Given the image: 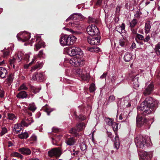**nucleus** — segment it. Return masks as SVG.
I'll return each mask as SVG.
<instances>
[{
	"instance_id": "f257e3e1",
	"label": "nucleus",
	"mask_w": 160,
	"mask_h": 160,
	"mask_svg": "<svg viewBox=\"0 0 160 160\" xmlns=\"http://www.w3.org/2000/svg\"><path fill=\"white\" fill-rule=\"evenodd\" d=\"M157 101H154L152 97H148L142 102L140 106L137 108L138 113L146 116L153 112Z\"/></svg>"
},
{
	"instance_id": "f03ea898",
	"label": "nucleus",
	"mask_w": 160,
	"mask_h": 160,
	"mask_svg": "<svg viewBox=\"0 0 160 160\" xmlns=\"http://www.w3.org/2000/svg\"><path fill=\"white\" fill-rule=\"evenodd\" d=\"M84 17L80 13H75L72 14L66 20L68 22L70 20H72L73 22H69V24L72 27H77L80 25L79 21H82Z\"/></svg>"
},
{
	"instance_id": "7ed1b4c3",
	"label": "nucleus",
	"mask_w": 160,
	"mask_h": 160,
	"mask_svg": "<svg viewBox=\"0 0 160 160\" xmlns=\"http://www.w3.org/2000/svg\"><path fill=\"white\" fill-rule=\"evenodd\" d=\"M84 61L79 55L74 56L69 60L70 63L75 67H78L83 64Z\"/></svg>"
},
{
	"instance_id": "20e7f679",
	"label": "nucleus",
	"mask_w": 160,
	"mask_h": 160,
	"mask_svg": "<svg viewBox=\"0 0 160 160\" xmlns=\"http://www.w3.org/2000/svg\"><path fill=\"white\" fill-rule=\"evenodd\" d=\"M135 142L137 147L139 148H143L148 145L146 138L141 136H137L135 139Z\"/></svg>"
},
{
	"instance_id": "39448f33",
	"label": "nucleus",
	"mask_w": 160,
	"mask_h": 160,
	"mask_svg": "<svg viewBox=\"0 0 160 160\" xmlns=\"http://www.w3.org/2000/svg\"><path fill=\"white\" fill-rule=\"evenodd\" d=\"M87 32L88 35L91 36H98L99 30L95 25H91L87 28Z\"/></svg>"
},
{
	"instance_id": "423d86ee",
	"label": "nucleus",
	"mask_w": 160,
	"mask_h": 160,
	"mask_svg": "<svg viewBox=\"0 0 160 160\" xmlns=\"http://www.w3.org/2000/svg\"><path fill=\"white\" fill-rule=\"evenodd\" d=\"M61 154V150L59 148H52L48 152V156L51 157H59Z\"/></svg>"
},
{
	"instance_id": "0eeeda50",
	"label": "nucleus",
	"mask_w": 160,
	"mask_h": 160,
	"mask_svg": "<svg viewBox=\"0 0 160 160\" xmlns=\"http://www.w3.org/2000/svg\"><path fill=\"white\" fill-rule=\"evenodd\" d=\"M81 49L78 47H72L68 49L67 52L68 55L72 56L76 55H80L82 53Z\"/></svg>"
},
{
	"instance_id": "6e6552de",
	"label": "nucleus",
	"mask_w": 160,
	"mask_h": 160,
	"mask_svg": "<svg viewBox=\"0 0 160 160\" xmlns=\"http://www.w3.org/2000/svg\"><path fill=\"white\" fill-rule=\"evenodd\" d=\"M17 37L18 40L25 42L29 39L31 38V34L26 32H24L21 35L20 37L19 36V34H18L17 35Z\"/></svg>"
},
{
	"instance_id": "1a4fd4ad",
	"label": "nucleus",
	"mask_w": 160,
	"mask_h": 160,
	"mask_svg": "<svg viewBox=\"0 0 160 160\" xmlns=\"http://www.w3.org/2000/svg\"><path fill=\"white\" fill-rule=\"evenodd\" d=\"M154 88L153 83H150L148 85H146L143 91V94L145 96L150 95L152 92Z\"/></svg>"
},
{
	"instance_id": "9d476101",
	"label": "nucleus",
	"mask_w": 160,
	"mask_h": 160,
	"mask_svg": "<svg viewBox=\"0 0 160 160\" xmlns=\"http://www.w3.org/2000/svg\"><path fill=\"white\" fill-rule=\"evenodd\" d=\"M140 155L142 160H151L152 157V154L150 152H142L140 153Z\"/></svg>"
},
{
	"instance_id": "9b49d317",
	"label": "nucleus",
	"mask_w": 160,
	"mask_h": 160,
	"mask_svg": "<svg viewBox=\"0 0 160 160\" xmlns=\"http://www.w3.org/2000/svg\"><path fill=\"white\" fill-rule=\"evenodd\" d=\"M93 38H88L87 39L88 43L91 45H96L99 44L100 42V38L98 36H94Z\"/></svg>"
},
{
	"instance_id": "f8f14e48",
	"label": "nucleus",
	"mask_w": 160,
	"mask_h": 160,
	"mask_svg": "<svg viewBox=\"0 0 160 160\" xmlns=\"http://www.w3.org/2000/svg\"><path fill=\"white\" fill-rule=\"evenodd\" d=\"M68 38H69V36L67 35H65L60 37L59 42L60 44L62 46L69 45L70 42L68 41Z\"/></svg>"
},
{
	"instance_id": "ddd939ff",
	"label": "nucleus",
	"mask_w": 160,
	"mask_h": 160,
	"mask_svg": "<svg viewBox=\"0 0 160 160\" xmlns=\"http://www.w3.org/2000/svg\"><path fill=\"white\" fill-rule=\"evenodd\" d=\"M83 70L81 69H78L76 71L77 75L79 77L81 78V79L83 80H87L89 78V76L87 75H85Z\"/></svg>"
},
{
	"instance_id": "4468645a",
	"label": "nucleus",
	"mask_w": 160,
	"mask_h": 160,
	"mask_svg": "<svg viewBox=\"0 0 160 160\" xmlns=\"http://www.w3.org/2000/svg\"><path fill=\"white\" fill-rule=\"evenodd\" d=\"M147 120L144 118H142L140 115H138L136 118V123L138 127H141L147 122Z\"/></svg>"
},
{
	"instance_id": "2eb2a0df",
	"label": "nucleus",
	"mask_w": 160,
	"mask_h": 160,
	"mask_svg": "<svg viewBox=\"0 0 160 160\" xmlns=\"http://www.w3.org/2000/svg\"><path fill=\"white\" fill-rule=\"evenodd\" d=\"M18 151L21 154L25 155H28L31 154V150L26 147H22L18 149Z\"/></svg>"
},
{
	"instance_id": "dca6fc26",
	"label": "nucleus",
	"mask_w": 160,
	"mask_h": 160,
	"mask_svg": "<svg viewBox=\"0 0 160 160\" xmlns=\"http://www.w3.org/2000/svg\"><path fill=\"white\" fill-rule=\"evenodd\" d=\"M33 122L31 118L25 117L21 122L22 124L24 126L28 127L31 123Z\"/></svg>"
},
{
	"instance_id": "f3484780",
	"label": "nucleus",
	"mask_w": 160,
	"mask_h": 160,
	"mask_svg": "<svg viewBox=\"0 0 160 160\" xmlns=\"http://www.w3.org/2000/svg\"><path fill=\"white\" fill-rule=\"evenodd\" d=\"M120 145V142L119 141V137L116 135L114 138V148L117 150L119 148Z\"/></svg>"
},
{
	"instance_id": "a211bd4d",
	"label": "nucleus",
	"mask_w": 160,
	"mask_h": 160,
	"mask_svg": "<svg viewBox=\"0 0 160 160\" xmlns=\"http://www.w3.org/2000/svg\"><path fill=\"white\" fill-rule=\"evenodd\" d=\"M7 73V70L5 68L0 67V77L2 78H5Z\"/></svg>"
},
{
	"instance_id": "6ab92c4d",
	"label": "nucleus",
	"mask_w": 160,
	"mask_h": 160,
	"mask_svg": "<svg viewBox=\"0 0 160 160\" xmlns=\"http://www.w3.org/2000/svg\"><path fill=\"white\" fill-rule=\"evenodd\" d=\"M28 94L26 92L24 91H21L18 93L17 95V97L19 98H24L27 97Z\"/></svg>"
},
{
	"instance_id": "aec40b11",
	"label": "nucleus",
	"mask_w": 160,
	"mask_h": 160,
	"mask_svg": "<svg viewBox=\"0 0 160 160\" xmlns=\"http://www.w3.org/2000/svg\"><path fill=\"white\" fill-rule=\"evenodd\" d=\"M132 58V56L130 53L129 52H127L124 55L123 59L126 62L130 61Z\"/></svg>"
},
{
	"instance_id": "412c9836",
	"label": "nucleus",
	"mask_w": 160,
	"mask_h": 160,
	"mask_svg": "<svg viewBox=\"0 0 160 160\" xmlns=\"http://www.w3.org/2000/svg\"><path fill=\"white\" fill-rule=\"evenodd\" d=\"M66 142L68 145L70 146L73 145L75 143V139L73 137H70L66 140Z\"/></svg>"
},
{
	"instance_id": "4be33fe9",
	"label": "nucleus",
	"mask_w": 160,
	"mask_h": 160,
	"mask_svg": "<svg viewBox=\"0 0 160 160\" xmlns=\"http://www.w3.org/2000/svg\"><path fill=\"white\" fill-rule=\"evenodd\" d=\"M151 26L149 22H146L145 27V32L146 34L148 33L150 31Z\"/></svg>"
},
{
	"instance_id": "5701e85b",
	"label": "nucleus",
	"mask_w": 160,
	"mask_h": 160,
	"mask_svg": "<svg viewBox=\"0 0 160 160\" xmlns=\"http://www.w3.org/2000/svg\"><path fill=\"white\" fill-rule=\"evenodd\" d=\"M32 79L38 82H40V73L36 72L34 73L32 77Z\"/></svg>"
},
{
	"instance_id": "b1692460",
	"label": "nucleus",
	"mask_w": 160,
	"mask_h": 160,
	"mask_svg": "<svg viewBox=\"0 0 160 160\" xmlns=\"http://www.w3.org/2000/svg\"><path fill=\"white\" fill-rule=\"evenodd\" d=\"M13 75L12 73L9 74L8 77L6 79L8 86H9L12 82L13 79Z\"/></svg>"
},
{
	"instance_id": "393cba45",
	"label": "nucleus",
	"mask_w": 160,
	"mask_h": 160,
	"mask_svg": "<svg viewBox=\"0 0 160 160\" xmlns=\"http://www.w3.org/2000/svg\"><path fill=\"white\" fill-rule=\"evenodd\" d=\"M36 41L37 42L35 45L34 50L37 51L40 49V39L38 37L37 38Z\"/></svg>"
},
{
	"instance_id": "a878e982",
	"label": "nucleus",
	"mask_w": 160,
	"mask_h": 160,
	"mask_svg": "<svg viewBox=\"0 0 160 160\" xmlns=\"http://www.w3.org/2000/svg\"><path fill=\"white\" fill-rule=\"evenodd\" d=\"M76 39L77 38L74 36L73 35L69 36L68 40L70 42L69 45L73 44L76 41Z\"/></svg>"
},
{
	"instance_id": "bb28decb",
	"label": "nucleus",
	"mask_w": 160,
	"mask_h": 160,
	"mask_svg": "<svg viewBox=\"0 0 160 160\" xmlns=\"http://www.w3.org/2000/svg\"><path fill=\"white\" fill-rule=\"evenodd\" d=\"M85 126V124L83 122H82L78 124L77 126V128L78 130V131H79L83 130Z\"/></svg>"
},
{
	"instance_id": "cd10ccee",
	"label": "nucleus",
	"mask_w": 160,
	"mask_h": 160,
	"mask_svg": "<svg viewBox=\"0 0 160 160\" xmlns=\"http://www.w3.org/2000/svg\"><path fill=\"white\" fill-rule=\"evenodd\" d=\"M29 137L28 134L27 132L22 133L19 135V137L21 139H26Z\"/></svg>"
},
{
	"instance_id": "c85d7f7f",
	"label": "nucleus",
	"mask_w": 160,
	"mask_h": 160,
	"mask_svg": "<svg viewBox=\"0 0 160 160\" xmlns=\"http://www.w3.org/2000/svg\"><path fill=\"white\" fill-rule=\"evenodd\" d=\"M133 82L134 88L136 89L139 86V84L138 82V78H134L133 80Z\"/></svg>"
},
{
	"instance_id": "c756f323",
	"label": "nucleus",
	"mask_w": 160,
	"mask_h": 160,
	"mask_svg": "<svg viewBox=\"0 0 160 160\" xmlns=\"http://www.w3.org/2000/svg\"><path fill=\"white\" fill-rule=\"evenodd\" d=\"M12 156L20 158L21 159H22L23 158V156L21 154L17 152H15L11 154Z\"/></svg>"
},
{
	"instance_id": "7c9ffc66",
	"label": "nucleus",
	"mask_w": 160,
	"mask_h": 160,
	"mask_svg": "<svg viewBox=\"0 0 160 160\" xmlns=\"http://www.w3.org/2000/svg\"><path fill=\"white\" fill-rule=\"evenodd\" d=\"M137 23V21L135 19H133L130 22V27L131 28H134Z\"/></svg>"
},
{
	"instance_id": "2f4dec72",
	"label": "nucleus",
	"mask_w": 160,
	"mask_h": 160,
	"mask_svg": "<svg viewBox=\"0 0 160 160\" xmlns=\"http://www.w3.org/2000/svg\"><path fill=\"white\" fill-rule=\"evenodd\" d=\"M7 116V118L9 120H13L14 119H15L16 118V117L15 115L13 113H8Z\"/></svg>"
},
{
	"instance_id": "473e14b6",
	"label": "nucleus",
	"mask_w": 160,
	"mask_h": 160,
	"mask_svg": "<svg viewBox=\"0 0 160 160\" xmlns=\"http://www.w3.org/2000/svg\"><path fill=\"white\" fill-rule=\"evenodd\" d=\"M43 109H45V111L47 112L48 115H49L50 112L52 111V109L50 108L47 105H46L43 108Z\"/></svg>"
},
{
	"instance_id": "72a5a7b5",
	"label": "nucleus",
	"mask_w": 160,
	"mask_h": 160,
	"mask_svg": "<svg viewBox=\"0 0 160 160\" xmlns=\"http://www.w3.org/2000/svg\"><path fill=\"white\" fill-rule=\"evenodd\" d=\"M105 122L109 126H111L114 122L112 119L109 118H106Z\"/></svg>"
},
{
	"instance_id": "f704fd0d",
	"label": "nucleus",
	"mask_w": 160,
	"mask_h": 160,
	"mask_svg": "<svg viewBox=\"0 0 160 160\" xmlns=\"http://www.w3.org/2000/svg\"><path fill=\"white\" fill-rule=\"evenodd\" d=\"M29 109L32 112H34L36 109V107L34 103L30 104L29 105Z\"/></svg>"
},
{
	"instance_id": "c9c22d12",
	"label": "nucleus",
	"mask_w": 160,
	"mask_h": 160,
	"mask_svg": "<svg viewBox=\"0 0 160 160\" xmlns=\"http://www.w3.org/2000/svg\"><path fill=\"white\" fill-rule=\"evenodd\" d=\"M114 132L117 131L118 129V124L115 122H113L111 125Z\"/></svg>"
},
{
	"instance_id": "e433bc0d",
	"label": "nucleus",
	"mask_w": 160,
	"mask_h": 160,
	"mask_svg": "<svg viewBox=\"0 0 160 160\" xmlns=\"http://www.w3.org/2000/svg\"><path fill=\"white\" fill-rule=\"evenodd\" d=\"M8 132V130L7 128L5 127H2V130L0 132L1 136H2Z\"/></svg>"
},
{
	"instance_id": "4c0bfd02",
	"label": "nucleus",
	"mask_w": 160,
	"mask_h": 160,
	"mask_svg": "<svg viewBox=\"0 0 160 160\" xmlns=\"http://www.w3.org/2000/svg\"><path fill=\"white\" fill-rule=\"evenodd\" d=\"M37 140V137L35 135H32L29 139L28 141L30 143H32L33 142Z\"/></svg>"
},
{
	"instance_id": "58836bf2",
	"label": "nucleus",
	"mask_w": 160,
	"mask_h": 160,
	"mask_svg": "<svg viewBox=\"0 0 160 160\" xmlns=\"http://www.w3.org/2000/svg\"><path fill=\"white\" fill-rule=\"evenodd\" d=\"M90 92H93L95 90V84L93 83H92L89 87Z\"/></svg>"
},
{
	"instance_id": "ea45409f",
	"label": "nucleus",
	"mask_w": 160,
	"mask_h": 160,
	"mask_svg": "<svg viewBox=\"0 0 160 160\" xmlns=\"http://www.w3.org/2000/svg\"><path fill=\"white\" fill-rule=\"evenodd\" d=\"M137 38L139 40H143L144 37L142 35L138 33L137 34L136 37V39Z\"/></svg>"
},
{
	"instance_id": "a19ab883",
	"label": "nucleus",
	"mask_w": 160,
	"mask_h": 160,
	"mask_svg": "<svg viewBox=\"0 0 160 160\" xmlns=\"http://www.w3.org/2000/svg\"><path fill=\"white\" fill-rule=\"evenodd\" d=\"M115 98L114 96L111 95L110 96L108 99V102H113L115 100Z\"/></svg>"
},
{
	"instance_id": "79ce46f5",
	"label": "nucleus",
	"mask_w": 160,
	"mask_h": 160,
	"mask_svg": "<svg viewBox=\"0 0 160 160\" xmlns=\"http://www.w3.org/2000/svg\"><path fill=\"white\" fill-rule=\"evenodd\" d=\"M2 52L3 54V56L4 58H6L10 53V52L8 50L5 51L3 50L2 51Z\"/></svg>"
},
{
	"instance_id": "37998d69",
	"label": "nucleus",
	"mask_w": 160,
	"mask_h": 160,
	"mask_svg": "<svg viewBox=\"0 0 160 160\" xmlns=\"http://www.w3.org/2000/svg\"><path fill=\"white\" fill-rule=\"evenodd\" d=\"M28 88L24 84H22L21 85L20 87L18 89V91H21L22 90H27Z\"/></svg>"
},
{
	"instance_id": "c03bdc74",
	"label": "nucleus",
	"mask_w": 160,
	"mask_h": 160,
	"mask_svg": "<svg viewBox=\"0 0 160 160\" xmlns=\"http://www.w3.org/2000/svg\"><path fill=\"white\" fill-rule=\"evenodd\" d=\"M80 147L82 151H84L86 149V146L83 142L81 144Z\"/></svg>"
},
{
	"instance_id": "a18cd8bd",
	"label": "nucleus",
	"mask_w": 160,
	"mask_h": 160,
	"mask_svg": "<svg viewBox=\"0 0 160 160\" xmlns=\"http://www.w3.org/2000/svg\"><path fill=\"white\" fill-rule=\"evenodd\" d=\"M78 131L77 128L76 129L75 128H72L71 130L69 131V132L72 134H75Z\"/></svg>"
},
{
	"instance_id": "49530a36",
	"label": "nucleus",
	"mask_w": 160,
	"mask_h": 160,
	"mask_svg": "<svg viewBox=\"0 0 160 160\" xmlns=\"http://www.w3.org/2000/svg\"><path fill=\"white\" fill-rule=\"evenodd\" d=\"M23 54L21 52L18 53V58L19 60V61H20L23 58L22 56Z\"/></svg>"
},
{
	"instance_id": "de8ad7c7",
	"label": "nucleus",
	"mask_w": 160,
	"mask_h": 160,
	"mask_svg": "<svg viewBox=\"0 0 160 160\" xmlns=\"http://www.w3.org/2000/svg\"><path fill=\"white\" fill-rule=\"evenodd\" d=\"M36 59V58H35L34 59H33L32 61L31 62L29 63V64H28L24 65V68H28L30 65H31L32 64V63Z\"/></svg>"
},
{
	"instance_id": "09e8293b",
	"label": "nucleus",
	"mask_w": 160,
	"mask_h": 160,
	"mask_svg": "<svg viewBox=\"0 0 160 160\" xmlns=\"http://www.w3.org/2000/svg\"><path fill=\"white\" fill-rule=\"evenodd\" d=\"M4 96V92L3 89L0 88V98H2Z\"/></svg>"
},
{
	"instance_id": "8fccbe9b",
	"label": "nucleus",
	"mask_w": 160,
	"mask_h": 160,
	"mask_svg": "<svg viewBox=\"0 0 160 160\" xmlns=\"http://www.w3.org/2000/svg\"><path fill=\"white\" fill-rule=\"evenodd\" d=\"M16 126H17L16 125H15L14 126L13 130L14 132H16V133L18 134L21 130V129L20 128L19 130L17 129L15 127Z\"/></svg>"
},
{
	"instance_id": "3c124183",
	"label": "nucleus",
	"mask_w": 160,
	"mask_h": 160,
	"mask_svg": "<svg viewBox=\"0 0 160 160\" xmlns=\"http://www.w3.org/2000/svg\"><path fill=\"white\" fill-rule=\"evenodd\" d=\"M119 43V45L122 47H124L125 45V42L123 39L120 40Z\"/></svg>"
},
{
	"instance_id": "603ef678",
	"label": "nucleus",
	"mask_w": 160,
	"mask_h": 160,
	"mask_svg": "<svg viewBox=\"0 0 160 160\" xmlns=\"http://www.w3.org/2000/svg\"><path fill=\"white\" fill-rule=\"evenodd\" d=\"M116 30L120 33V34H121L123 32V30H122L119 27H118L116 28Z\"/></svg>"
},
{
	"instance_id": "864d4df0",
	"label": "nucleus",
	"mask_w": 160,
	"mask_h": 160,
	"mask_svg": "<svg viewBox=\"0 0 160 160\" xmlns=\"http://www.w3.org/2000/svg\"><path fill=\"white\" fill-rule=\"evenodd\" d=\"M131 30L132 32V33L134 34H137V29H135L133 28H131Z\"/></svg>"
},
{
	"instance_id": "5fc2aeb1",
	"label": "nucleus",
	"mask_w": 160,
	"mask_h": 160,
	"mask_svg": "<svg viewBox=\"0 0 160 160\" xmlns=\"http://www.w3.org/2000/svg\"><path fill=\"white\" fill-rule=\"evenodd\" d=\"M150 38L149 35H147L145 38H144L143 41L144 42H148L150 40Z\"/></svg>"
},
{
	"instance_id": "6e6d98bb",
	"label": "nucleus",
	"mask_w": 160,
	"mask_h": 160,
	"mask_svg": "<svg viewBox=\"0 0 160 160\" xmlns=\"http://www.w3.org/2000/svg\"><path fill=\"white\" fill-rule=\"evenodd\" d=\"M29 57L30 56L28 54H26L23 58H24L25 60L28 62L29 61Z\"/></svg>"
},
{
	"instance_id": "4d7b16f0",
	"label": "nucleus",
	"mask_w": 160,
	"mask_h": 160,
	"mask_svg": "<svg viewBox=\"0 0 160 160\" xmlns=\"http://www.w3.org/2000/svg\"><path fill=\"white\" fill-rule=\"evenodd\" d=\"M126 116L124 115L123 113H122L119 116V119L122 120L123 118H125Z\"/></svg>"
},
{
	"instance_id": "13d9d810",
	"label": "nucleus",
	"mask_w": 160,
	"mask_h": 160,
	"mask_svg": "<svg viewBox=\"0 0 160 160\" xmlns=\"http://www.w3.org/2000/svg\"><path fill=\"white\" fill-rule=\"evenodd\" d=\"M107 74V72L103 73V74L100 76V78L101 79H103V78H105L106 77Z\"/></svg>"
},
{
	"instance_id": "bf43d9fd",
	"label": "nucleus",
	"mask_w": 160,
	"mask_h": 160,
	"mask_svg": "<svg viewBox=\"0 0 160 160\" xmlns=\"http://www.w3.org/2000/svg\"><path fill=\"white\" fill-rule=\"evenodd\" d=\"M160 49V42H159L157 44L156 46L154 49H158L159 50Z\"/></svg>"
},
{
	"instance_id": "052dcab7",
	"label": "nucleus",
	"mask_w": 160,
	"mask_h": 160,
	"mask_svg": "<svg viewBox=\"0 0 160 160\" xmlns=\"http://www.w3.org/2000/svg\"><path fill=\"white\" fill-rule=\"evenodd\" d=\"M119 27L121 29H122V30H123V31H124L125 26V24L124 23H122L121 26Z\"/></svg>"
},
{
	"instance_id": "680f3d73",
	"label": "nucleus",
	"mask_w": 160,
	"mask_h": 160,
	"mask_svg": "<svg viewBox=\"0 0 160 160\" xmlns=\"http://www.w3.org/2000/svg\"><path fill=\"white\" fill-rule=\"evenodd\" d=\"M88 50L91 52H94V47H89L88 48Z\"/></svg>"
},
{
	"instance_id": "e2e57ef3",
	"label": "nucleus",
	"mask_w": 160,
	"mask_h": 160,
	"mask_svg": "<svg viewBox=\"0 0 160 160\" xmlns=\"http://www.w3.org/2000/svg\"><path fill=\"white\" fill-rule=\"evenodd\" d=\"M94 49L95 52H98L100 50L99 48L97 47H94Z\"/></svg>"
},
{
	"instance_id": "0e129e2a",
	"label": "nucleus",
	"mask_w": 160,
	"mask_h": 160,
	"mask_svg": "<svg viewBox=\"0 0 160 160\" xmlns=\"http://www.w3.org/2000/svg\"><path fill=\"white\" fill-rule=\"evenodd\" d=\"M40 67V64L38 63V64L35 65L33 68V69L34 70H35L37 69L38 68H39Z\"/></svg>"
},
{
	"instance_id": "69168bd1",
	"label": "nucleus",
	"mask_w": 160,
	"mask_h": 160,
	"mask_svg": "<svg viewBox=\"0 0 160 160\" xmlns=\"http://www.w3.org/2000/svg\"><path fill=\"white\" fill-rule=\"evenodd\" d=\"M15 61V59L14 58H13L12 59H11L10 60L9 62H10V64L11 66H12V64H13L14 62Z\"/></svg>"
},
{
	"instance_id": "338daca9",
	"label": "nucleus",
	"mask_w": 160,
	"mask_h": 160,
	"mask_svg": "<svg viewBox=\"0 0 160 160\" xmlns=\"http://www.w3.org/2000/svg\"><path fill=\"white\" fill-rule=\"evenodd\" d=\"M121 6L120 5L118 6L116 8V11L117 12H119L120 11Z\"/></svg>"
},
{
	"instance_id": "774afa93",
	"label": "nucleus",
	"mask_w": 160,
	"mask_h": 160,
	"mask_svg": "<svg viewBox=\"0 0 160 160\" xmlns=\"http://www.w3.org/2000/svg\"><path fill=\"white\" fill-rule=\"evenodd\" d=\"M102 2V0H98L96 2V5H100L101 3Z\"/></svg>"
}]
</instances>
